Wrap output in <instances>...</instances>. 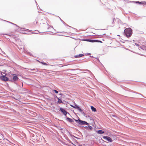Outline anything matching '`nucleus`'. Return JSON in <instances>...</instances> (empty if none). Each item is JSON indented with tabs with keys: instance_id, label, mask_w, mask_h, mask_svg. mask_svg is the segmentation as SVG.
<instances>
[{
	"instance_id": "f257e3e1",
	"label": "nucleus",
	"mask_w": 146,
	"mask_h": 146,
	"mask_svg": "<svg viewBox=\"0 0 146 146\" xmlns=\"http://www.w3.org/2000/svg\"><path fill=\"white\" fill-rule=\"evenodd\" d=\"M125 35L127 38L130 37L132 34V30L130 28H126L124 30Z\"/></svg>"
},
{
	"instance_id": "f03ea898",
	"label": "nucleus",
	"mask_w": 146,
	"mask_h": 146,
	"mask_svg": "<svg viewBox=\"0 0 146 146\" xmlns=\"http://www.w3.org/2000/svg\"><path fill=\"white\" fill-rule=\"evenodd\" d=\"M73 119L77 123L80 125H88L89 124V123L87 122L81 120L79 117H78L77 120L74 118H73Z\"/></svg>"
},
{
	"instance_id": "7ed1b4c3",
	"label": "nucleus",
	"mask_w": 146,
	"mask_h": 146,
	"mask_svg": "<svg viewBox=\"0 0 146 146\" xmlns=\"http://www.w3.org/2000/svg\"><path fill=\"white\" fill-rule=\"evenodd\" d=\"M60 111H61V112L66 117V115L67 114L70 115V113L63 108H60Z\"/></svg>"
},
{
	"instance_id": "20e7f679",
	"label": "nucleus",
	"mask_w": 146,
	"mask_h": 146,
	"mask_svg": "<svg viewBox=\"0 0 146 146\" xmlns=\"http://www.w3.org/2000/svg\"><path fill=\"white\" fill-rule=\"evenodd\" d=\"M0 79L3 81H8L9 80V78L5 76V75H3L1 74V76H0Z\"/></svg>"
},
{
	"instance_id": "39448f33",
	"label": "nucleus",
	"mask_w": 146,
	"mask_h": 146,
	"mask_svg": "<svg viewBox=\"0 0 146 146\" xmlns=\"http://www.w3.org/2000/svg\"><path fill=\"white\" fill-rule=\"evenodd\" d=\"M103 138L106 140L110 142H111L113 140L112 139L109 137L107 136H103Z\"/></svg>"
},
{
	"instance_id": "423d86ee",
	"label": "nucleus",
	"mask_w": 146,
	"mask_h": 146,
	"mask_svg": "<svg viewBox=\"0 0 146 146\" xmlns=\"http://www.w3.org/2000/svg\"><path fill=\"white\" fill-rule=\"evenodd\" d=\"M13 81H16L18 80V78L17 76V75L15 74H13Z\"/></svg>"
},
{
	"instance_id": "0eeeda50",
	"label": "nucleus",
	"mask_w": 146,
	"mask_h": 146,
	"mask_svg": "<svg viewBox=\"0 0 146 146\" xmlns=\"http://www.w3.org/2000/svg\"><path fill=\"white\" fill-rule=\"evenodd\" d=\"M66 120L70 123H73L74 122V121L73 119L68 117H66Z\"/></svg>"
},
{
	"instance_id": "6e6552de",
	"label": "nucleus",
	"mask_w": 146,
	"mask_h": 146,
	"mask_svg": "<svg viewBox=\"0 0 146 146\" xmlns=\"http://www.w3.org/2000/svg\"><path fill=\"white\" fill-rule=\"evenodd\" d=\"M84 56V54H79L78 55H77L74 56V57L75 58H80Z\"/></svg>"
},
{
	"instance_id": "1a4fd4ad",
	"label": "nucleus",
	"mask_w": 146,
	"mask_h": 146,
	"mask_svg": "<svg viewBox=\"0 0 146 146\" xmlns=\"http://www.w3.org/2000/svg\"><path fill=\"white\" fill-rule=\"evenodd\" d=\"M95 42L102 43V42L101 40H92V42Z\"/></svg>"
},
{
	"instance_id": "9d476101",
	"label": "nucleus",
	"mask_w": 146,
	"mask_h": 146,
	"mask_svg": "<svg viewBox=\"0 0 146 146\" xmlns=\"http://www.w3.org/2000/svg\"><path fill=\"white\" fill-rule=\"evenodd\" d=\"M97 133L99 134H102L104 133V131L102 130H99L97 131Z\"/></svg>"
},
{
	"instance_id": "9b49d317",
	"label": "nucleus",
	"mask_w": 146,
	"mask_h": 146,
	"mask_svg": "<svg viewBox=\"0 0 146 146\" xmlns=\"http://www.w3.org/2000/svg\"><path fill=\"white\" fill-rule=\"evenodd\" d=\"M139 48L143 50H145L146 51V46H145L142 45V46H140Z\"/></svg>"
},
{
	"instance_id": "f8f14e48",
	"label": "nucleus",
	"mask_w": 146,
	"mask_h": 146,
	"mask_svg": "<svg viewBox=\"0 0 146 146\" xmlns=\"http://www.w3.org/2000/svg\"><path fill=\"white\" fill-rule=\"evenodd\" d=\"M91 109L93 111L96 112V109L93 106H91Z\"/></svg>"
},
{
	"instance_id": "ddd939ff",
	"label": "nucleus",
	"mask_w": 146,
	"mask_h": 146,
	"mask_svg": "<svg viewBox=\"0 0 146 146\" xmlns=\"http://www.w3.org/2000/svg\"><path fill=\"white\" fill-rule=\"evenodd\" d=\"M56 97L57 98L58 100V101L57 102L59 104H61V103H63L62 102L60 99H59L58 98L57 96H56Z\"/></svg>"
},
{
	"instance_id": "4468645a",
	"label": "nucleus",
	"mask_w": 146,
	"mask_h": 146,
	"mask_svg": "<svg viewBox=\"0 0 146 146\" xmlns=\"http://www.w3.org/2000/svg\"><path fill=\"white\" fill-rule=\"evenodd\" d=\"M83 40L92 42V39H83Z\"/></svg>"
},
{
	"instance_id": "2eb2a0df",
	"label": "nucleus",
	"mask_w": 146,
	"mask_h": 146,
	"mask_svg": "<svg viewBox=\"0 0 146 146\" xmlns=\"http://www.w3.org/2000/svg\"><path fill=\"white\" fill-rule=\"evenodd\" d=\"M76 109L78 110L80 112H82V110L81 109V108L78 106H77V107H76Z\"/></svg>"
},
{
	"instance_id": "dca6fc26",
	"label": "nucleus",
	"mask_w": 146,
	"mask_h": 146,
	"mask_svg": "<svg viewBox=\"0 0 146 146\" xmlns=\"http://www.w3.org/2000/svg\"><path fill=\"white\" fill-rule=\"evenodd\" d=\"M39 62L41 63L42 64L44 65H48V64H47V63L44 62H40L39 61V60H37Z\"/></svg>"
},
{
	"instance_id": "f3484780",
	"label": "nucleus",
	"mask_w": 146,
	"mask_h": 146,
	"mask_svg": "<svg viewBox=\"0 0 146 146\" xmlns=\"http://www.w3.org/2000/svg\"><path fill=\"white\" fill-rule=\"evenodd\" d=\"M81 113L83 115L86 117H87V115L85 113H84L83 111H82V112H81Z\"/></svg>"
},
{
	"instance_id": "a211bd4d",
	"label": "nucleus",
	"mask_w": 146,
	"mask_h": 146,
	"mask_svg": "<svg viewBox=\"0 0 146 146\" xmlns=\"http://www.w3.org/2000/svg\"><path fill=\"white\" fill-rule=\"evenodd\" d=\"M71 106V107H72L75 108V109H76V107H77V105L76 104H74V105H70Z\"/></svg>"
},
{
	"instance_id": "6ab92c4d",
	"label": "nucleus",
	"mask_w": 146,
	"mask_h": 146,
	"mask_svg": "<svg viewBox=\"0 0 146 146\" xmlns=\"http://www.w3.org/2000/svg\"><path fill=\"white\" fill-rule=\"evenodd\" d=\"M93 128L92 127L90 126V125H88V130H92V129Z\"/></svg>"
},
{
	"instance_id": "aec40b11",
	"label": "nucleus",
	"mask_w": 146,
	"mask_h": 146,
	"mask_svg": "<svg viewBox=\"0 0 146 146\" xmlns=\"http://www.w3.org/2000/svg\"><path fill=\"white\" fill-rule=\"evenodd\" d=\"M135 3H138L139 4H142V1L140 2L139 1H135L134 2Z\"/></svg>"
},
{
	"instance_id": "412c9836",
	"label": "nucleus",
	"mask_w": 146,
	"mask_h": 146,
	"mask_svg": "<svg viewBox=\"0 0 146 146\" xmlns=\"http://www.w3.org/2000/svg\"><path fill=\"white\" fill-rule=\"evenodd\" d=\"M142 4L143 5H146V1H142Z\"/></svg>"
},
{
	"instance_id": "4be33fe9",
	"label": "nucleus",
	"mask_w": 146,
	"mask_h": 146,
	"mask_svg": "<svg viewBox=\"0 0 146 146\" xmlns=\"http://www.w3.org/2000/svg\"><path fill=\"white\" fill-rule=\"evenodd\" d=\"M53 91L56 93L57 94L58 93V92L55 90H54Z\"/></svg>"
},
{
	"instance_id": "5701e85b",
	"label": "nucleus",
	"mask_w": 146,
	"mask_h": 146,
	"mask_svg": "<svg viewBox=\"0 0 146 146\" xmlns=\"http://www.w3.org/2000/svg\"><path fill=\"white\" fill-rule=\"evenodd\" d=\"M105 34H104L103 35H98V36H99V38L102 37H103V35H104Z\"/></svg>"
},
{
	"instance_id": "b1692460",
	"label": "nucleus",
	"mask_w": 146,
	"mask_h": 146,
	"mask_svg": "<svg viewBox=\"0 0 146 146\" xmlns=\"http://www.w3.org/2000/svg\"><path fill=\"white\" fill-rule=\"evenodd\" d=\"M60 19L61 21L64 24H66L60 18Z\"/></svg>"
},
{
	"instance_id": "393cba45",
	"label": "nucleus",
	"mask_w": 146,
	"mask_h": 146,
	"mask_svg": "<svg viewBox=\"0 0 146 146\" xmlns=\"http://www.w3.org/2000/svg\"><path fill=\"white\" fill-rule=\"evenodd\" d=\"M29 70L33 71V70H35L36 71V69H29Z\"/></svg>"
},
{
	"instance_id": "a878e982",
	"label": "nucleus",
	"mask_w": 146,
	"mask_h": 146,
	"mask_svg": "<svg viewBox=\"0 0 146 146\" xmlns=\"http://www.w3.org/2000/svg\"><path fill=\"white\" fill-rule=\"evenodd\" d=\"M135 45H136L137 46H138L139 48V47L140 46H139V44L136 43H135Z\"/></svg>"
},
{
	"instance_id": "bb28decb",
	"label": "nucleus",
	"mask_w": 146,
	"mask_h": 146,
	"mask_svg": "<svg viewBox=\"0 0 146 146\" xmlns=\"http://www.w3.org/2000/svg\"><path fill=\"white\" fill-rule=\"evenodd\" d=\"M111 117H116V118H117V117L115 115H111Z\"/></svg>"
},
{
	"instance_id": "cd10ccee",
	"label": "nucleus",
	"mask_w": 146,
	"mask_h": 146,
	"mask_svg": "<svg viewBox=\"0 0 146 146\" xmlns=\"http://www.w3.org/2000/svg\"><path fill=\"white\" fill-rule=\"evenodd\" d=\"M84 127L85 129H86L87 130H88V126H86L85 127Z\"/></svg>"
},
{
	"instance_id": "c85d7f7f",
	"label": "nucleus",
	"mask_w": 146,
	"mask_h": 146,
	"mask_svg": "<svg viewBox=\"0 0 146 146\" xmlns=\"http://www.w3.org/2000/svg\"><path fill=\"white\" fill-rule=\"evenodd\" d=\"M3 21H5L6 22H8L9 23H11V22H9V21H6V20H3Z\"/></svg>"
},
{
	"instance_id": "c756f323",
	"label": "nucleus",
	"mask_w": 146,
	"mask_h": 146,
	"mask_svg": "<svg viewBox=\"0 0 146 146\" xmlns=\"http://www.w3.org/2000/svg\"><path fill=\"white\" fill-rule=\"evenodd\" d=\"M37 31V32H36V33H33L38 34V33L39 32L38 31Z\"/></svg>"
},
{
	"instance_id": "7c9ffc66",
	"label": "nucleus",
	"mask_w": 146,
	"mask_h": 146,
	"mask_svg": "<svg viewBox=\"0 0 146 146\" xmlns=\"http://www.w3.org/2000/svg\"><path fill=\"white\" fill-rule=\"evenodd\" d=\"M37 31V32H36V33H33L38 34V33L39 32L38 31Z\"/></svg>"
},
{
	"instance_id": "2f4dec72",
	"label": "nucleus",
	"mask_w": 146,
	"mask_h": 146,
	"mask_svg": "<svg viewBox=\"0 0 146 146\" xmlns=\"http://www.w3.org/2000/svg\"><path fill=\"white\" fill-rule=\"evenodd\" d=\"M96 59H97V60H98L99 62H100V60H99V58H96Z\"/></svg>"
},
{
	"instance_id": "473e14b6",
	"label": "nucleus",
	"mask_w": 146,
	"mask_h": 146,
	"mask_svg": "<svg viewBox=\"0 0 146 146\" xmlns=\"http://www.w3.org/2000/svg\"><path fill=\"white\" fill-rule=\"evenodd\" d=\"M74 137L76 138L77 139H79V138H78V137H75V136H74Z\"/></svg>"
},
{
	"instance_id": "72a5a7b5",
	"label": "nucleus",
	"mask_w": 146,
	"mask_h": 146,
	"mask_svg": "<svg viewBox=\"0 0 146 146\" xmlns=\"http://www.w3.org/2000/svg\"><path fill=\"white\" fill-rule=\"evenodd\" d=\"M11 24H13V25H16L15 24H14V23H11Z\"/></svg>"
},
{
	"instance_id": "f704fd0d",
	"label": "nucleus",
	"mask_w": 146,
	"mask_h": 146,
	"mask_svg": "<svg viewBox=\"0 0 146 146\" xmlns=\"http://www.w3.org/2000/svg\"><path fill=\"white\" fill-rule=\"evenodd\" d=\"M87 117H90V116L89 115H87Z\"/></svg>"
},
{
	"instance_id": "c9c22d12",
	"label": "nucleus",
	"mask_w": 146,
	"mask_h": 146,
	"mask_svg": "<svg viewBox=\"0 0 146 146\" xmlns=\"http://www.w3.org/2000/svg\"><path fill=\"white\" fill-rule=\"evenodd\" d=\"M67 25V26H69V27H70V26H68V25Z\"/></svg>"
},
{
	"instance_id": "e433bc0d",
	"label": "nucleus",
	"mask_w": 146,
	"mask_h": 146,
	"mask_svg": "<svg viewBox=\"0 0 146 146\" xmlns=\"http://www.w3.org/2000/svg\"><path fill=\"white\" fill-rule=\"evenodd\" d=\"M51 27L53 29H54L52 26Z\"/></svg>"
},
{
	"instance_id": "4c0bfd02",
	"label": "nucleus",
	"mask_w": 146,
	"mask_h": 146,
	"mask_svg": "<svg viewBox=\"0 0 146 146\" xmlns=\"http://www.w3.org/2000/svg\"><path fill=\"white\" fill-rule=\"evenodd\" d=\"M47 25H48V26H49V25L48 23H47Z\"/></svg>"
},
{
	"instance_id": "58836bf2",
	"label": "nucleus",
	"mask_w": 146,
	"mask_h": 146,
	"mask_svg": "<svg viewBox=\"0 0 146 146\" xmlns=\"http://www.w3.org/2000/svg\"><path fill=\"white\" fill-rule=\"evenodd\" d=\"M79 146H82V145H79Z\"/></svg>"
},
{
	"instance_id": "ea45409f",
	"label": "nucleus",
	"mask_w": 146,
	"mask_h": 146,
	"mask_svg": "<svg viewBox=\"0 0 146 146\" xmlns=\"http://www.w3.org/2000/svg\"><path fill=\"white\" fill-rule=\"evenodd\" d=\"M49 28H49V27H48V29Z\"/></svg>"
},
{
	"instance_id": "a19ab883",
	"label": "nucleus",
	"mask_w": 146,
	"mask_h": 146,
	"mask_svg": "<svg viewBox=\"0 0 146 146\" xmlns=\"http://www.w3.org/2000/svg\"><path fill=\"white\" fill-rule=\"evenodd\" d=\"M87 70L88 71H89V72H90L89 70Z\"/></svg>"
},
{
	"instance_id": "79ce46f5",
	"label": "nucleus",
	"mask_w": 146,
	"mask_h": 146,
	"mask_svg": "<svg viewBox=\"0 0 146 146\" xmlns=\"http://www.w3.org/2000/svg\"><path fill=\"white\" fill-rule=\"evenodd\" d=\"M140 55H141V56H142V55H142V54H140Z\"/></svg>"
},
{
	"instance_id": "37998d69",
	"label": "nucleus",
	"mask_w": 146,
	"mask_h": 146,
	"mask_svg": "<svg viewBox=\"0 0 146 146\" xmlns=\"http://www.w3.org/2000/svg\"><path fill=\"white\" fill-rule=\"evenodd\" d=\"M141 94V95L142 96H143L142 95V94Z\"/></svg>"
},
{
	"instance_id": "c03bdc74",
	"label": "nucleus",
	"mask_w": 146,
	"mask_h": 146,
	"mask_svg": "<svg viewBox=\"0 0 146 146\" xmlns=\"http://www.w3.org/2000/svg\"><path fill=\"white\" fill-rule=\"evenodd\" d=\"M60 94H60L62 95V94H61H61Z\"/></svg>"
},
{
	"instance_id": "a18cd8bd",
	"label": "nucleus",
	"mask_w": 146,
	"mask_h": 146,
	"mask_svg": "<svg viewBox=\"0 0 146 146\" xmlns=\"http://www.w3.org/2000/svg\"><path fill=\"white\" fill-rule=\"evenodd\" d=\"M69 141H70V142H71V141H70L69 140Z\"/></svg>"
},
{
	"instance_id": "49530a36",
	"label": "nucleus",
	"mask_w": 146,
	"mask_h": 146,
	"mask_svg": "<svg viewBox=\"0 0 146 146\" xmlns=\"http://www.w3.org/2000/svg\"><path fill=\"white\" fill-rule=\"evenodd\" d=\"M0 49L1 50V48H0Z\"/></svg>"
}]
</instances>
